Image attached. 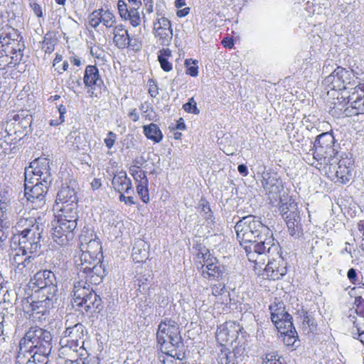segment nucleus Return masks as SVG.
I'll return each mask as SVG.
<instances>
[{
    "instance_id": "obj_54",
    "label": "nucleus",
    "mask_w": 364,
    "mask_h": 364,
    "mask_svg": "<svg viewBox=\"0 0 364 364\" xmlns=\"http://www.w3.org/2000/svg\"><path fill=\"white\" fill-rule=\"evenodd\" d=\"M302 319L303 324L306 325L309 328V331H314L316 330V323L315 320L307 312L304 313Z\"/></svg>"
},
{
    "instance_id": "obj_31",
    "label": "nucleus",
    "mask_w": 364,
    "mask_h": 364,
    "mask_svg": "<svg viewBox=\"0 0 364 364\" xmlns=\"http://www.w3.org/2000/svg\"><path fill=\"white\" fill-rule=\"evenodd\" d=\"M48 355H39L18 352L15 364H48Z\"/></svg>"
},
{
    "instance_id": "obj_37",
    "label": "nucleus",
    "mask_w": 364,
    "mask_h": 364,
    "mask_svg": "<svg viewBox=\"0 0 364 364\" xmlns=\"http://www.w3.org/2000/svg\"><path fill=\"white\" fill-rule=\"evenodd\" d=\"M38 257L36 254L28 255L25 258L18 269L21 273H31L33 272L37 269V261Z\"/></svg>"
},
{
    "instance_id": "obj_51",
    "label": "nucleus",
    "mask_w": 364,
    "mask_h": 364,
    "mask_svg": "<svg viewBox=\"0 0 364 364\" xmlns=\"http://www.w3.org/2000/svg\"><path fill=\"white\" fill-rule=\"evenodd\" d=\"M80 140V132L77 131L72 132L66 136V142L71 144L75 148H79Z\"/></svg>"
},
{
    "instance_id": "obj_61",
    "label": "nucleus",
    "mask_w": 364,
    "mask_h": 364,
    "mask_svg": "<svg viewBox=\"0 0 364 364\" xmlns=\"http://www.w3.org/2000/svg\"><path fill=\"white\" fill-rule=\"evenodd\" d=\"M158 60L160 63L161 68L168 72L172 69V64L168 60V58H163L162 57H158Z\"/></svg>"
},
{
    "instance_id": "obj_50",
    "label": "nucleus",
    "mask_w": 364,
    "mask_h": 364,
    "mask_svg": "<svg viewBox=\"0 0 364 364\" xmlns=\"http://www.w3.org/2000/svg\"><path fill=\"white\" fill-rule=\"evenodd\" d=\"M118 11L120 17L127 20L129 14V8L124 0H119L117 3Z\"/></svg>"
},
{
    "instance_id": "obj_59",
    "label": "nucleus",
    "mask_w": 364,
    "mask_h": 364,
    "mask_svg": "<svg viewBox=\"0 0 364 364\" xmlns=\"http://www.w3.org/2000/svg\"><path fill=\"white\" fill-rule=\"evenodd\" d=\"M133 178L137 184H149V181L144 171L139 172V174L136 175Z\"/></svg>"
},
{
    "instance_id": "obj_28",
    "label": "nucleus",
    "mask_w": 364,
    "mask_h": 364,
    "mask_svg": "<svg viewBox=\"0 0 364 364\" xmlns=\"http://www.w3.org/2000/svg\"><path fill=\"white\" fill-rule=\"evenodd\" d=\"M77 198L74 188L70 186H62L57 194L55 208L64 205L77 204Z\"/></svg>"
},
{
    "instance_id": "obj_9",
    "label": "nucleus",
    "mask_w": 364,
    "mask_h": 364,
    "mask_svg": "<svg viewBox=\"0 0 364 364\" xmlns=\"http://www.w3.org/2000/svg\"><path fill=\"white\" fill-rule=\"evenodd\" d=\"M102 256L100 242H92L88 246H84L74 256V263L78 272L90 269V267L100 264Z\"/></svg>"
},
{
    "instance_id": "obj_57",
    "label": "nucleus",
    "mask_w": 364,
    "mask_h": 364,
    "mask_svg": "<svg viewBox=\"0 0 364 364\" xmlns=\"http://www.w3.org/2000/svg\"><path fill=\"white\" fill-rule=\"evenodd\" d=\"M347 277L353 284L358 285L360 282L358 277L357 270L354 268H350L347 272Z\"/></svg>"
},
{
    "instance_id": "obj_23",
    "label": "nucleus",
    "mask_w": 364,
    "mask_h": 364,
    "mask_svg": "<svg viewBox=\"0 0 364 364\" xmlns=\"http://www.w3.org/2000/svg\"><path fill=\"white\" fill-rule=\"evenodd\" d=\"M105 269L102 264H96L90 267V269H85L80 272H77L80 280L86 282V286L91 287L92 284L97 285L102 282L105 276Z\"/></svg>"
},
{
    "instance_id": "obj_48",
    "label": "nucleus",
    "mask_w": 364,
    "mask_h": 364,
    "mask_svg": "<svg viewBox=\"0 0 364 364\" xmlns=\"http://www.w3.org/2000/svg\"><path fill=\"white\" fill-rule=\"evenodd\" d=\"M185 65L186 67V73L192 77L198 75V66L196 65V61L192 60V59H186L185 60Z\"/></svg>"
},
{
    "instance_id": "obj_32",
    "label": "nucleus",
    "mask_w": 364,
    "mask_h": 364,
    "mask_svg": "<svg viewBox=\"0 0 364 364\" xmlns=\"http://www.w3.org/2000/svg\"><path fill=\"white\" fill-rule=\"evenodd\" d=\"M13 120L15 129L20 132V129L26 130L30 128L33 117L28 110H21L13 117Z\"/></svg>"
},
{
    "instance_id": "obj_34",
    "label": "nucleus",
    "mask_w": 364,
    "mask_h": 364,
    "mask_svg": "<svg viewBox=\"0 0 364 364\" xmlns=\"http://www.w3.org/2000/svg\"><path fill=\"white\" fill-rule=\"evenodd\" d=\"M59 210L60 213L58 215V218L70 220L73 222L78 220L77 204L64 205L55 208Z\"/></svg>"
},
{
    "instance_id": "obj_60",
    "label": "nucleus",
    "mask_w": 364,
    "mask_h": 364,
    "mask_svg": "<svg viewBox=\"0 0 364 364\" xmlns=\"http://www.w3.org/2000/svg\"><path fill=\"white\" fill-rule=\"evenodd\" d=\"M116 134L112 132H109L107 137L105 139L104 141L108 149H111L115 142Z\"/></svg>"
},
{
    "instance_id": "obj_18",
    "label": "nucleus",
    "mask_w": 364,
    "mask_h": 364,
    "mask_svg": "<svg viewBox=\"0 0 364 364\" xmlns=\"http://www.w3.org/2000/svg\"><path fill=\"white\" fill-rule=\"evenodd\" d=\"M43 227L35 226L28 231L21 230L18 240V246L23 248V251H28L31 255L37 254L41 247V238Z\"/></svg>"
},
{
    "instance_id": "obj_44",
    "label": "nucleus",
    "mask_w": 364,
    "mask_h": 364,
    "mask_svg": "<svg viewBox=\"0 0 364 364\" xmlns=\"http://www.w3.org/2000/svg\"><path fill=\"white\" fill-rule=\"evenodd\" d=\"M283 342L287 346L296 348L297 345L298 335L296 330L290 331L287 333L282 334Z\"/></svg>"
},
{
    "instance_id": "obj_14",
    "label": "nucleus",
    "mask_w": 364,
    "mask_h": 364,
    "mask_svg": "<svg viewBox=\"0 0 364 364\" xmlns=\"http://www.w3.org/2000/svg\"><path fill=\"white\" fill-rule=\"evenodd\" d=\"M77 222L58 218L53 223V239L60 246L67 245L74 237Z\"/></svg>"
},
{
    "instance_id": "obj_36",
    "label": "nucleus",
    "mask_w": 364,
    "mask_h": 364,
    "mask_svg": "<svg viewBox=\"0 0 364 364\" xmlns=\"http://www.w3.org/2000/svg\"><path fill=\"white\" fill-rule=\"evenodd\" d=\"M144 134L149 139L155 143L160 142L163 139V134L156 124L151 123L149 125L144 126Z\"/></svg>"
},
{
    "instance_id": "obj_64",
    "label": "nucleus",
    "mask_w": 364,
    "mask_h": 364,
    "mask_svg": "<svg viewBox=\"0 0 364 364\" xmlns=\"http://www.w3.org/2000/svg\"><path fill=\"white\" fill-rule=\"evenodd\" d=\"M63 60V56L60 54H56L55 59L53 60V66L55 68V70L58 73H60V64Z\"/></svg>"
},
{
    "instance_id": "obj_56",
    "label": "nucleus",
    "mask_w": 364,
    "mask_h": 364,
    "mask_svg": "<svg viewBox=\"0 0 364 364\" xmlns=\"http://www.w3.org/2000/svg\"><path fill=\"white\" fill-rule=\"evenodd\" d=\"M90 25L93 28H97L102 20L100 18V14L97 12V10L93 11L89 17Z\"/></svg>"
},
{
    "instance_id": "obj_7",
    "label": "nucleus",
    "mask_w": 364,
    "mask_h": 364,
    "mask_svg": "<svg viewBox=\"0 0 364 364\" xmlns=\"http://www.w3.org/2000/svg\"><path fill=\"white\" fill-rule=\"evenodd\" d=\"M73 306L79 311L88 312L95 311L101 306V299L86 282L79 280L73 287Z\"/></svg>"
},
{
    "instance_id": "obj_6",
    "label": "nucleus",
    "mask_w": 364,
    "mask_h": 364,
    "mask_svg": "<svg viewBox=\"0 0 364 364\" xmlns=\"http://www.w3.org/2000/svg\"><path fill=\"white\" fill-rule=\"evenodd\" d=\"M329 163L323 164L326 173L331 181L340 184H346L352 178L353 160L346 154L336 156L329 160Z\"/></svg>"
},
{
    "instance_id": "obj_58",
    "label": "nucleus",
    "mask_w": 364,
    "mask_h": 364,
    "mask_svg": "<svg viewBox=\"0 0 364 364\" xmlns=\"http://www.w3.org/2000/svg\"><path fill=\"white\" fill-rule=\"evenodd\" d=\"M212 294L213 295L218 296L220 295H223L225 291V284L223 283H219L217 284H214L212 287Z\"/></svg>"
},
{
    "instance_id": "obj_42",
    "label": "nucleus",
    "mask_w": 364,
    "mask_h": 364,
    "mask_svg": "<svg viewBox=\"0 0 364 364\" xmlns=\"http://www.w3.org/2000/svg\"><path fill=\"white\" fill-rule=\"evenodd\" d=\"M30 254L28 251H23V248L18 246L13 254V265L18 269L22 264L23 259Z\"/></svg>"
},
{
    "instance_id": "obj_62",
    "label": "nucleus",
    "mask_w": 364,
    "mask_h": 364,
    "mask_svg": "<svg viewBox=\"0 0 364 364\" xmlns=\"http://www.w3.org/2000/svg\"><path fill=\"white\" fill-rule=\"evenodd\" d=\"M30 6L32 9L33 13L38 16V17H42L43 16V11L41 6L36 3L32 1V0H30Z\"/></svg>"
},
{
    "instance_id": "obj_30",
    "label": "nucleus",
    "mask_w": 364,
    "mask_h": 364,
    "mask_svg": "<svg viewBox=\"0 0 364 364\" xmlns=\"http://www.w3.org/2000/svg\"><path fill=\"white\" fill-rule=\"evenodd\" d=\"M113 42L119 49L129 47L130 36L127 29L123 24L116 25L113 28Z\"/></svg>"
},
{
    "instance_id": "obj_33",
    "label": "nucleus",
    "mask_w": 364,
    "mask_h": 364,
    "mask_svg": "<svg viewBox=\"0 0 364 364\" xmlns=\"http://www.w3.org/2000/svg\"><path fill=\"white\" fill-rule=\"evenodd\" d=\"M149 245L143 240L139 239L135 241L132 249V258L135 262H141L148 258Z\"/></svg>"
},
{
    "instance_id": "obj_25",
    "label": "nucleus",
    "mask_w": 364,
    "mask_h": 364,
    "mask_svg": "<svg viewBox=\"0 0 364 364\" xmlns=\"http://www.w3.org/2000/svg\"><path fill=\"white\" fill-rule=\"evenodd\" d=\"M346 322L353 326L352 336L364 344V311L363 314H359L358 310H350Z\"/></svg>"
},
{
    "instance_id": "obj_47",
    "label": "nucleus",
    "mask_w": 364,
    "mask_h": 364,
    "mask_svg": "<svg viewBox=\"0 0 364 364\" xmlns=\"http://www.w3.org/2000/svg\"><path fill=\"white\" fill-rule=\"evenodd\" d=\"M132 26L136 27L141 23V18L139 12V9H129V14L128 19Z\"/></svg>"
},
{
    "instance_id": "obj_41",
    "label": "nucleus",
    "mask_w": 364,
    "mask_h": 364,
    "mask_svg": "<svg viewBox=\"0 0 364 364\" xmlns=\"http://www.w3.org/2000/svg\"><path fill=\"white\" fill-rule=\"evenodd\" d=\"M291 320L292 318L291 316H289L288 318H285L274 323V326L277 328L278 331L281 333V335L287 333L290 331L295 330Z\"/></svg>"
},
{
    "instance_id": "obj_39",
    "label": "nucleus",
    "mask_w": 364,
    "mask_h": 364,
    "mask_svg": "<svg viewBox=\"0 0 364 364\" xmlns=\"http://www.w3.org/2000/svg\"><path fill=\"white\" fill-rule=\"evenodd\" d=\"M350 293L355 295V302L359 303L358 312L359 314H363L364 311H363V309H364V283L358 282V285L351 289Z\"/></svg>"
},
{
    "instance_id": "obj_10",
    "label": "nucleus",
    "mask_w": 364,
    "mask_h": 364,
    "mask_svg": "<svg viewBox=\"0 0 364 364\" xmlns=\"http://www.w3.org/2000/svg\"><path fill=\"white\" fill-rule=\"evenodd\" d=\"M335 139L331 132L317 136L314 144V158L321 164L329 163V160L338 155L334 148Z\"/></svg>"
},
{
    "instance_id": "obj_13",
    "label": "nucleus",
    "mask_w": 364,
    "mask_h": 364,
    "mask_svg": "<svg viewBox=\"0 0 364 364\" xmlns=\"http://www.w3.org/2000/svg\"><path fill=\"white\" fill-rule=\"evenodd\" d=\"M85 331V326L80 323L66 327L60 341V344L62 346L61 350L65 351L67 348H70L77 351L78 346L84 345Z\"/></svg>"
},
{
    "instance_id": "obj_53",
    "label": "nucleus",
    "mask_w": 364,
    "mask_h": 364,
    "mask_svg": "<svg viewBox=\"0 0 364 364\" xmlns=\"http://www.w3.org/2000/svg\"><path fill=\"white\" fill-rule=\"evenodd\" d=\"M58 113L60 114L59 118L56 119H51L50 121V124L51 126H58L62 124L65 121L64 114L66 113V107L63 105H60L58 108Z\"/></svg>"
},
{
    "instance_id": "obj_15",
    "label": "nucleus",
    "mask_w": 364,
    "mask_h": 364,
    "mask_svg": "<svg viewBox=\"0 0 364 364\" xmlns=\"http://www.w3.org/2000/svg\"><path fill=\"white\" fill-rule=\"evenodd\" d=\"M197 258L201 264V274L204 278L218 280L222 277L223 267L215 257L211 256L209 250L198 253Z\"/></svg>"
},
{
    "instance_id": "obj_35",
    "label": "nucleus",
    "mask_w": 364,
    "mask_h": 364,
    "mask_svg": "<svg viewBox=\"0 0 364 364\" xmlns=\"http://www.w3.org/2000/svg\"><path fill=\"white\" fill-rule=\"evenodd\" d=\"M269 310L271 313V319L274 324L291 316L284 311V304L281 302L270 305Z\"/></svg>"
},
{
    "instance_id": "obj_24",
    "label": "nucleus",
    "mask_w": 364,
    "mask_h": 364,
    "mask_svg": "<svg viewBox=\"0 0 364 364\" xmlns=\"http://www.w3.org/2000/svg\"><path fill=\"white\" fill-rule=\"evenodd\" d=\"M232 350L225 346H221L220 352L217 358L218 364H236L237 360L242 355L245 348L242 346L235 345Z\"/></svg>"
},
{
    "instance_id": "obj_5",
    "label": "nucleus",
    "mask_w": 364,
    "mask_h": 364,
    "mask_svg": "<svg viewBox=\"0 0 364 364\" xmlns=\"http://www.w3.org/2000/svg\"><path fill=\"white\" fill-rule=\"evenodd\" d=\"M255 258L256 259H249V261L258 265L259 268H262L261 265L264 264L267 258L268 259V263L263 269V277L277 280L286 274L287 262L279 254V244L274 242L267 246Z\"/></svg>"
},
{
    "instance_id": "obj_16",
    "label": "nucleus",
    "mask_w": 364,
    "mask_h": 364,
    "mask_svg": "<svg viewBox=\"0 0 364 364\" xmlns=\"http://www.w3.org/2000/svg\"><path fill=\"white\" fill-rule=\"evenodd\" d=\"M242 329V328L239 323L234 321H227L218 328L216 339L221 346L228 345H230L231 347L235 345L240 346V341L238 340Z\"/></svg>"
},
{
    "instance_id": "obj_45",
    "label": "nucleus",
    "mask_w": 364,
    "mask_h": 364,
    "mask_svg": "<svg viewBox=\"0 0 364 364\" xmlns=\"http://www.w3.org/2000/svg\"><path fill=\"white\" fill-rule=\"evenodd\" d=\"M80 240V250H82L84 246L90 245L92 242H100L96 238V235H93L92 232H84L81 234L79 237Z\"/></svg>"
},
{
    "instance_id": "obj_17",
    "label": "nucleus",
    "mask_w": 364,
    "mask_h": 364,
    "mask_svg": "<svg viewBox=\"0 0 364 364\" xmlns=\"http://www.w3.org/2000/svg\"><path fill=\"white\" fill-rule=\"evenodd\" d=\"M50 183V182H43V181H25V196L28 200L35 204L36 208L45 204V196Z\"/></svg>"
},
{
    "instance_id": "obj_12",
    "label": "nucleus",
    "mask_w": 364,
    "mask_h": 364,
    "mask_svg": "<svg viewBox=\"0 0 364 364\" xmlns=\"http://www.w3.org/2000/svg\"><path fill=\"white\" fill-rule=\"evenodd\" d=\"M24 176L26 181L31 180L51 182L49 161L44 157H39L30 163L29 166L25 168Z\"/></svg>"
},
{
    "instance_id": "obj_40",
    "label": "nucleus",
    "mask_w": 364,
    "mask_h": 364,
    "mask_svg": "<svg viewBox=\"0 0 364 364\" xmlns=\"http://www.w3.org/2000/svg\"><path fill=\"white\" fill-rule=\"evenodd\" d=\"M97 12L100 14V18L103 25L108 28H113L116 26L115 16L109 10L98 9Z\"/></svg>"
},
{
    "instance_id": "obj_19",
    "label": "nucleus",
    "mask_w": 364,
    "mask_h": 364,
    "mask_svg": "<svg viewBox=\"0 0 364 364\" xmlns=\"http://www.w3.org/2000/svg\"><path fill=\"white\" fill-rule=\"evenodd\" d=\"M38 298V301H32L31 302L28 301L26 304H24V309L26 312L31 313L33 318H40L41 316L38 315L44 316L48 313L50 309L53 307L55 297L50 299V297L47 298V296L42 297V295H41Z\"/></svg>"
},
{
    "instance_id": "obj_2",
    "label": "nucleus",
    "mask_w": 364,
    "mask_h": 364,
    "mask_svg": "<svg viewBox=\"0 0 364 364\" xmlns=\"http://www.w3.org/2000/svg\"><path fill=\"white\" fill-rule=\"evenodd\" d=\"M25 48L18 31L6 26L0 31V70L15 66L21 62Z\"/></svg>"
},
{
    "instance_id": "obj_26",
    "label": "nucleus",
    "mask_w": 364,
    "mask_h": 364,
    "mask_svg": "<svg viewBox=\"0 0 364 364\" xmlns=\"http://www.w3.org/2000/svg\"><path fill=\"white\" fill-rule=\"evenodd\" d=\"M336 94V99L333 104L335 105L343 107L347 105L355 109H360L362 105H364V99L360 97L357 94L358 92H334Z\"/></svg>"
},
{
    "instance_id": "obj_4",
    "label": "nucleus",
    "mask_w": 364,
    "mask_h": 364,
    "mask_svg": "<svg viewBox=\"0 0 364 364\" xmlns=\"http://www.w3.org/2000/svg\"><path fill=\"white\" fill-rule=\"evenodd\" d=\"M51 333L38 326L31 327L21 339L19 351L23 353L49 355L52 350Z\"/></svg>"
},
{
    "instance_id": "obj_11",
    "label": "nucleus",
    "mask_w": 364,
    "mask_h": 364,
    "mask_svg": "<svg viewBox=\"0 0 364 364\" xmlns=\"http://www.w3.org/2000/svg\"><path fill=\"white\" fill-rule=\"evenodd\" d=\"M279 209L282 218L286 221L289 234L294 237H301L302 226L297 203L292 198H289L286 203H282Z\"/></svg>"
},
{
    "instance_id": "obj_52",
    "label": "nucleus",
    "mask_w": 364,
    "mask_h": 364,
    "mask_svg": "<svg viewBox=\"0 0 364 364\" xmlns=\"http://www.w3.org/2000/svg\"><path fill=\"white\" fill-rule=\"evenodd\" d=\"M277 355L274 353H269L263 358L262 364H284L279 358H277Z\"/></svg>"
},
{
    "instance_id": "obj_8",
    "label": "nucleus",
    "mask_w": 364,
    "mask_h": 364,
    "mask_svg": "<svg viewBox=\"0 0 364 364\" xmlns=\"http://www.w3.org/2000/svg\"><path fill=\"white\" fill-rule=\"evenodd\" d=\"M29 287L38 294V297L42 295V297L55 298L58 291L55 276L49 270L37 272L31 279Z\"/></svg>"
},
{
    "instance_id": "obj_27",
    "label": "nucleus",
    "mask_w": 364,
    "mask_h": 364,
    "mask_svg": "<svg viewBox=\"0 0 364 364\" xmlns=\"http://www.w3.org/2000/svg\"><path fill=\"white\" fill-rule=\"evenodd\" d=\"M112 185L114 189L120 193H126L129 194V191H133L131 180L127 178V173L124 171L114 175Z\"/></svg>"
},
{
    "instance_id": "obj_38",
    "label": "nucleus",
    "mask_w": 364,
    "mask_h": 364,
    "mask_svg": "<svg viewBox=\"0 0 364 364\" xmlns=\"http://www.w3.org/2000/svg\"><path fill=\"white\" fill-rule=\"evenodd\" d=\"M38 220L39 218L36 219L34 218H21L16 223V228L18 232L21 233V230L28 231L37 225H38V228H43V225Z\"/></svg>"
},
{
    "instance_id": "obj_20",
    "label": "nucleus",
    "mask_w": 364,
    "mask_h": 364,
    "mask_svg": "<svg viewBox=\"0 0 364 364\" xmlns=\"http://www.w3.org/2000/svg\"><path fill=\"white\" fill-rule=\"evenodd\" d=\"M345 70L341 67H337L334 71L327 76L323 81V85L326 91H343L349 89L347 87L343 80Z\"/></svg>"
},
{
    "instance_id": "obj_63",
    "label": "nucleus",
    "mask_w": 364,
    "mask_h": 364,
    "mask_svg": "<svg viewBox=\"0 0 364 364\" xmlns=\"http://www.w3.org/2000/svg\"><path fill=\"white\" fill-rule=\"evenodd\" d=\"M169 129H171L172 130H185L186 129V126L184 120L182 118H180L175 124L170 126Z\"/></svg>"
},
{
    "instance_id": "obj_22",
    "label": "nucleus",
    "mask_w": 364,
    "mask_h": 364,
    "mask_svg": "<svg viewBox=\"0 0 364 364\" xmlns=\"http://www.w3.org/2000/svg\"><path fill=\"white\" fill-rule=\"evenodd\" d=\"M262 186L266 193L272 197L277 196L283 189L282 181L276 173L264 172L262 175Z\"/></svg>"
},
{
    "instance_id": "obj_1",
    "label": "nucleus",
    "mask_w": 364,
    "mask_h": 364,
    "mask_svg": "<svg viewBox=\"0 0 364 364\" xmlns=\"http://www.w3.org/2000/svg\"><path fill=\"white\" fill-rule=\"evenodd\" d=\"M235 230L248 259H256L255 257L261 253L260 251L274 243L271 230L254 215L243 217L236 223Z\"/></svg>"
},
{
    "instance_id": "obj_46",
    "label": "nucleus",
    "mask_w": 364,
    "mask_h": 364,
    "mask_svg": "<svg viewBox=\"0 0 364 364\" xmlns=\"http://www.w3.org/2000/svg\"><path fill=\"white\" fill-rule=\"evenodd\" d=\"M198 208L200 213H201V215L204 218V219H205L206 220H210L211 222H213L212 212L207 202L203 201L202 203H200Z\"/></svg>"
},
{
    "instance_id": "obj_49",
    "label": "nucleus",
    "mask_w": 364,
    "mask_h": 364,
    "mask_svg": "<svg viewBox=\"0 0 364 364\" xmlns=\"http://www.w3.org/2000/svg\"><path fill=\"white\" fill-rule=\"evenodd\" d=\"M136 191L144 203H146L149 201L148 184H137Z\"/></svg>"
},
{
    "instance_id": "obj_55",
    "label": "nucleus",
    "mask_w": 364,
    "mask_h": 364,
    "mask_svg": "<svg viewBox=\"0 0 364 364\" xmlns=\"http://www.w3.org/2000/svg\"><path fill=\"white\" fill-rule=\"evenodd\" d=\"M183 109L186 112L193 114H198L199 109L197 108L196 102L193 98H191L189 101L183 105Z\"/></svg>"
},
{
    "instance_id": "obj_29",
    "label": "nucleus",
    "mask_w": 364,
    "mask_h": 364,
    "mask_svg": "<svg viewBox=\"0 0 364 364\" xmlns=\"http://www.w3.org/2000/svg\"><path fill=\"white\" fill-rule=\"evenodd\" d=\"M84 82L92 89L102 90L103 82L100 77L98 68L95 65H87L85 68Z\"/></svg>"
},
{
    "instance_id": "obj_43",
    "label": "nucleus",
    "mask_w": 364,
    "mask_h": 364,
    "mask_svg": "<svg viewBox=\"0 0 364 364\" xmlns=\"http://www.w3.org/2000/svg\"><path fill=\"white\" fill-rule=\"evenodd\" d=\"M57 39L50 33H47L45 35L44 40L43 41L42 48L47 53H51L55 49V45Z\"/></svg>"
},
{
    "instance_id": "obj_21",
    "label": "nucleus",
    "mask_w": 364,
    "mask_h": 364,
    "mask_svg": "<svg viewBox=\"0 0 364 364\" xmlns=\"http://www.w3.org/2000/svg\"><path fill=\"white\" fill-rule=\"evenodd\" d=\"M154 34L161 44L167 45L173 36L171 21L165 17L158 18L154 25Z\"/></svg>"
},
{
    "instance_id": "obj_3",
    "label": "nucleus",
    "mask_w": 364,
    "mask_h": 364,
    "mask_svg": "<svg viewBox=\"0 0 364 364\" xmlns=\"http://www.w3.org/2000/svg\"><path fill=\"white\" fill-rule=\"evenodd\" d=\"M158 343L161 350L173 358L181 360L183 347L182 338L178 323L170 318H166L161 321L156 333Z\"/></svg>"
}]
</instances>
